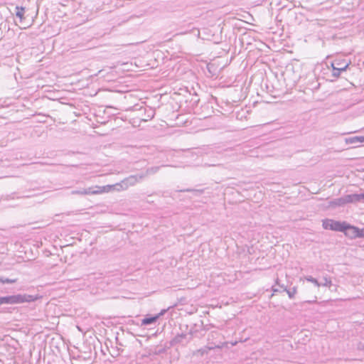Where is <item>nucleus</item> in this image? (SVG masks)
Wrapping results in <instances>:
<instances>
[{"mask_svg":"<svg viewBox=\"0 0 364 364\" xmlns=\"http://www.w3.org/2000/svg\"><path fill=\"white\" fill-rule=\"evenodd\" d=\"M144 177L145 175H132L115 184L106 185L105 186V187L107 188V189L106 188V193L127 190L130 186H133L141 181Z\"/></svg>","mask_w":364,"mask_h":364,"instance_id":"f257e3e1","label":"nucleus"},{"mask_svg":"<svg viewBox=\"0 0 364 364\" xmlns=\"http://www.w3.org/2000/svg\"><path fill=\"white\" fill-rule=\"evenodd\" d=\"M322 226L325 230H331L338 232H344L347 230H353L355 235L360 237V230L358 228L350 225L346 222L336 221L331 219H325L323 220Z\"/></svg>","mask_w":364,"mask_h":364,"instance_id":"f03ea898","label":"nucleus"},{"mask_svg":"<svg viewBox=\"0 0 364 364\" xmlns=\"http://www.w3.org/2000/svg\"><path fill=\"white\" fill-rule=\"evenodd\" d=\"M35 297L28 294H15L0 297V305L1 304H18L35 301Z\"/></svg>","mask_w":364,"mask_h":364,"instance_id":"7ed1b4c3","label":"nucleus"},{"mask_svg":"<svg viewBox=\"0 0 364 364\" xmlns=\"http://www.w3.org/2000/svg\"><path fill=\"white\" fill-rule=\"evenodd\" d=\"M106 187L105 186H95L90 187L88 188H82L80 190H75L72 191V194H78V195H97L106 193Z\"/></svg>","mask_w":364,"mask_h":364,"instance_id":"20e7f679","label":"nucleus"},{"mask_svg":"<svg viewBox=\"0 0 364 364\" xmlns=\"http://www.w3.org/2000/svg\"><path fill=\"white\" fill-rule=\"evenodd\" d=\"M350 63L346 60H335L332 62L331 66L333 68L332 75L338 77L342 71L346 70L349 66Z\"/></svg>","mask_w":364,"mask_h":364,"instance_id":"39448f33","label":"nucleus"},{"mask_svg":"<svg viewBox=\"0 0 364 364\" xmlns=\"http://www.w3.org/2000/svg\"><path fill=\"white\" fill-rule=\"evenodd\" d=\"M344 197L346 204L364 202V193L346 195Z\"/></svg>","mask_w":364,"mask_h":364,"instance_id":"423d86ee","label":"nucleus"},{"mask_svg":"<svg viewBox=\"0 0 364 364\" xmlns=\"http://www.w3.org/2000/svg\"><path fill=\"white\" fill-rule=\"evenodd\" d=\"M345 142L346 144H355L357 145L358 144L364 143V136H354L345 139Z\"/></svg>","mask_w":364,"mask_h":364,"instance_id":"0eeeda50","label":"nucleus"},{"mask_svg":"<svg viewBox=\"0 0 364 364\" xmlns=\"http://www.w3.org/2000/svg\"><path fill=\"white\" fill-rule=\"evenodd\" d=\"M346 204L344 196L338 198H335L328 203L329 207L336 208L344 206Z\"/></svg>","mask_w":364,"mask_h":364,"instance_id":"6e6552de","label":"nucleus"},{"mask_svg":"<svg viewBox=\"0 0 364 364\" xmlns=\"http://www.w3.org/2000/svg\"><path fill=\"white\" fill-rule=\"evenodd\" d=\"M216 348H220V346L218 345V346L215 345V346H204V347L197 350L194 353V355L203 356V355L208 353L209 350L215 349Z\"/></svg>","mask_w":364,"mask_h":364,"instance_id":"1a4fd4ad","label":"nucleus"},{"mask_svg":"<svg viewBox=\"0 0 364 364\" xmlns=\"http://www.w3.org/2000/svg\"><path fill=\"white\" fill-rule=\"evenodd\" d=\"M276 284L279 285L281 288L283 289V291H286L290 299H293L295 296V294L297 292V289L296 287H294L291 289H287L286 287L284 285H280L279 283V279L277 278L276 279Z\"/></svg>","mask_w":364,"mask_h":364,"instance_id":"9d476101","label":"nucleus"},{"mask_svg":"<svg viewBox=\"0 0 364 364\" xmlns=\"http://www.w3.org/2000/svg\"><path fill=\"white\" fill-rule=\"evenodd\" d=\"M159 319V316H154L151 317H146L141 320V325L146 326L156 322Z\"/></svg>","mask_w":364,"mask_h":364,"instance_id":"9b49d317","label":"nucleus"},{"mask_svg":"<svg viewBox=\"0 0 364 364\" xmlns=\"http://www.w3.org/2000/svg\"><path fill=\"white\" fill-rule=\"evenodd\" d=\"M346 26H344L343 28L344 29L343 32L340 33L338 35V38H344L348 36H351L352 33H348L347 31H349V27L351 26L353 24H345Z\"/></svg>","mask_w":364,"mask_h":364,"instance_id":"f8f14e48","label":"nucleus"},{"mask_svg":"<svg viewBox=\"0 0 364 364\" xmlns=\"http://www.w3.org/2000/svg\"><path fill=\"white\" fill-rule=\"evenodd\" d=\"M16 16H18L19 18H20V21H22L23 20V14H24V9L23 7H16Z\"/></svg>","mask_w":364,"mask_h":364,"instance_id":"ddd939ff","label":"nucleus"},{"mask_svg":"<svg viewBox=\"0 0 364 364\" xmlns=\"http://www.w3.org/2000/svg\"><path fill=\"white\" fill-rule=\"evenodd\" d=\"M159 167L153 166V167L147 168L146 171V173H141V175H145V176H146L147 175L154 174V173H156L159 171Z\"/></svg>","mask_w":364,"mask_h":364,"instance_id":"4468645a","label":"nucleus"},{"mask_svg":"<svg viewBox=\"0 0 364 364\" xmlns=\"http://www.w3.org/2000/svg\"><path fill=\"white\" fill-rule=\"evenodd\" d=\"M305 280L313 283L316 287H321L320 282L315 278H314L311 276H306L304 277Z\"/></svg>","mask_w":364,"mask_h":364,"instance_id":"2eb2a0df","label":"nucleus"},{"mask_svg":"<svg viewBox=\"0 0 364 364\" xmlns=\"http://www.w3.org/2000/svg\"><path fill=\"white\" fill-rule=\"evenodd\" d=\"M323 282H320L321 286L331 287L332 285V281L330 277H323Z\"/></svg>","mask_w":364,"mask_h":364,"instance_id":"dca6fc26","label":"nucleus"},{"mask_svg":"<svg viewBox=\"0 0 364 364\" xmlns=\"http://www.w3.org/2000/svg\"><path fill=\"white\" fill-rule=\"evenodd\" d=\"M0 282L11 284V283L15 282V280H12V279H3L2 278H0Z\"/></svg>","mask_w":364,"mask_h":364,"instance_id":"f3484780","label":"nucleus"},{"mask_svg":"<svg viewBox=\"0 0 364 364\" xmlns=\"http://www.w3.org/2000/svg\"><path fill=\"white\" fill-rule=\"evenodd\" d=\"M166 312V309H163L161 311V312L159 314H158L157 315H156V316H159V318L163 316L165 313Z\"/></svg>","mask_w":364,"mask_h":364,"instance_id":"a211bd4d","label":"nucleus"},{"mask_svg":"<svg viewBox=\"0 0 364 364\" xmlns=\"http://www.w3.org/2000/svg\"><path fill=\"white\" fill-rule=\"evenodd\" d=\"M183 335L178 336V337H176V338H174L173 341L176 342V341H178V338H183Z\"/></svg>","mask_w":364,"mask_h":364,"instance_id":"6ab92c4d","label":"nucleus"},{"mask_svg":"<svg viewBox=\"0 0 364 364\" xmlns=\"http://www.w3.org/2000/svg\"><path fill=\"white\" fill-rule=\"evenodd\" d=\"M305 302H306V303H309V304H311V303H315V302H316V300H313V301H310V300H309V301H306Z\"/></svg>","mask_w":364,"mask_h":364,"instance_id":"aec40b11","label":"nucleus"},{"mask_svg":"<svg viewBox=\"0 0 364 364\" xmlns=\"http://www.w3.org/2000/svg\"><path fill=\"white\" fill-rule=\"evenodd\" d=\"M272 291H273L274 292H277V291H279V289H277V288H275V287L273 286V287H272Z\"/></svg>","mask_w":364,"mask_h":364,"instance_id":"412c9836","label":"nucleus"},{"mask_svg":"<svg viewBox=\"0 0 364 364\" xmlns=\"http://www.w3.org/2000/svg\"><path fill=\"white\" fill-rule=\"evenodd\" d=\"M240 20L241 21V19H240ZM242 21L243 23H249V22H248L247 21H246V20H242Z\"/></svg>","mask_w":364,"mask_h":364,"instance_id":"4be33fe9","label":"nucleus"},{"mask_svg":"<svg viewBox=\"0 0 364 364\" xmlns=\"http://www.w3.org/2000/svg\"><path fill=\"white\" fill-rule=\"evenodd\" d=\"M234 18L232 17H228V19H233Z\"/></svg>","mask_w":364,"mask_h":364,"instance_id":"5701e85b","label":"nucleus"}]
</instances>
